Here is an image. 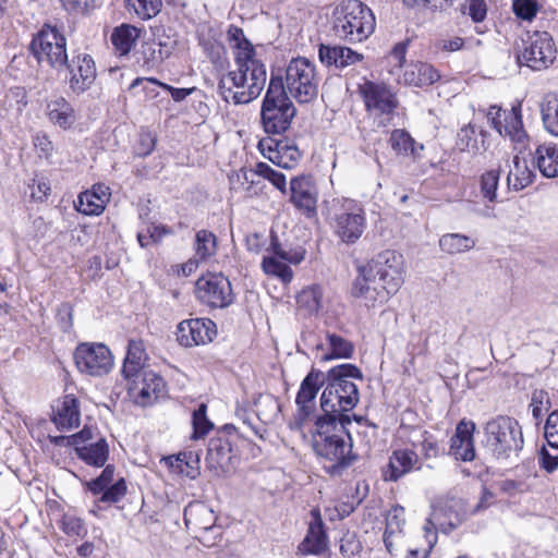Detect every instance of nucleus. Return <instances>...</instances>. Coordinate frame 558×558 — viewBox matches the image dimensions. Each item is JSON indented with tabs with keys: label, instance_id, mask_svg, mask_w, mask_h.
Masks as SVG:
<instances>
[{
	"label": "nucleus",
	"instance_id": "f257e3e1",
	"mask_svg": "<svg viewBox=\"0 0 558 558\" xmlns=\"http://www.w3.org/2000/svg\"><path fill=\"white\" fill-rule=\"evenodd\" d=\"M352 293L362 298L367 307L385 304L403 284V258L386 250L357 268Z\"/></svg>",
	"mask_w": 558,
	"mask_h": 558
},
{
	"label": "nucleus",
	"instance_id": "f03ea898",
	"mask_svg": "<svg viewBox=\"0 0 558 558\" xmlns=\"http://www.w3.org/2000/svg\"><path fill=\"white\" fill-rule=\"evenodd\" d=\"M351 416H317L315 430L312 435L313 450L323 464L324 470L332 475L340 476L356 460L357 454L352 451V439L347 430Z\"/></svg>",
	"mask_w": 558,
	"mask_h": 558
},
{
	"label": "nucleus",
	"instance_id": "7ed1b4c3",
	"mask_svg": "<svg viewBox=\"0 0 558 558\" xmlns=\"http://www.w3.org/2000/svg\"><path fill=\"white\" fill-rule=\"evenodd\" d=\"M325 389L320 397V416H332L340 420L341 416H350L360 400L357 386L353 379L363 380V374L353 364H340L325 373Z\"/></svg>",
	"mask_w": 558,
	"mask_h": 558
},
{
	"label": "nucleus",
	"instance_id": "20e7f679",
	"mask_svg": "<svg viewBox=\"0 0 558 558\" xmlns=\"http://www.w3.org/2000/svg\"><path fill=\"white\" fill-rule=\"evenodd\" d=\"M235 65V70L220 78L218 92L227 102L232 100L235 105H245L260 95L266 84L267 71L257 56Z\"/></svg>",
	"mask_w": 558,
	"mask_h": 558
},
{
	"label": "nucleus",
	"instance_id": "39448f33",
	"mask_svg": "<svg viewBox=\"0 0 558 558\" xmlns=\"http://www.w3.org/2000/svg\"><path fill=\"white\" fill-rule=\"evenodd\" d=\"M332 17L335 35L349 44L362 43L375 31L373 11L360 0H343L335 8Z\"/></svg>",
	"mask_w": 558,
	"mask_h": 558
},
{
	"label": "nucleus",
	"instance_id": "423d86ee",
	"mask_svg": "<svg viewBox=\"0 0 558 558\" xmlns=\"http://www.w3.org/2000/svg\"><path fill=\"white\" fill-rule=\"evenodd\" d=\"M296 109L283 87L281 76H271L260 110L262 123L268 134L286 132L295 117Z\"/></svg>",
	"mask_w": 558,
	"mask_h": 558
},
{
	"label": "nucleus",
	"instance_id": "0eeeda50",
	"mask_svg": "<svg viewBox=\"0 0 558 558\" xmlns=\"http://www.w3.org/2000/svg\"><path fill=\"white\" fill-rule=\"evenodd\" d=\"M327 220L339 241L349 245L361 239L367 226L365 209L351 198L333 199Z\"/></svg>",
	"mask_w": 558,
	"mask_h": 558
},
{
	"label": "nucleus",
	"instance_id": "6e6552de",
	"mask_svg": "<svg viewBox=\"0 0 558 558\" xmlns=\"http://www.w3.org/2000/svg\"><path fill=\"white\" fill-rule=\"evenodd\" d=\"M486 445L497 459L518 456L523 448V435L519 422L510 416L499 415L485 425Z\"/></svg>",
	"mask_w": 558,
	"mask_h": 558
},
{
	"label": "nucleus",
	"instance_id": "1a4fd4ad",
	"mask_svg": "<svg viewBox=\"0 0 558 558\" xmlns=\"http://www.w3.org/2000/svg\"><path fill=\"white\" fill-rule=\"evenodd\" d=\"M282 82L288 96L299 104H310L318 95L319 77L316 66L304 57L290 60Z\"/></svg>",
	"mask_w": 558,
	"mask_h": 558
},
{
	"label": "nucleus",
	"instance_id": "9d476101",
	"mask_svg": "<svg viewBox=\"0 0 558 558\" xmlns=\"http://www.w3.org/2000/svg\"><path fill=\"white\" fill-rule=\"evenodd\" d=\"M31 51L38 63L46 62L57 71L63 70L66 63V39L57 27H44L32 40Z\"/></svg>",
	"mask_w": 558,
	"mask_h": 558
},
{
	"label": "nucleus",
	"instance_id": "9b49d317",
	"mask_svg": "<svg viewBox=\"0 0 558 558\" xmlns=\"http://www.w3.org/2000/svg\"><path fill=\"white\" fill-rule=\"evenodd\" d=\"M557 49L553 37L547 32H535L522 41L518 61L534 71L547 69L554 63Z\"/></svg>",
	"mask_w": 558,
	"mask_h": 558
},
{
	"label": "nucleus",
	"instance_id": "f8f14e48",
	"mask_svg": "<svg viewBox=\"0 0 558 558\" xmlns=\"http://www.w3.org/2000/svg\"><path fill=\"white\" fill-rule=\"evenodd\" d=\"M366 110L375 117L383 118L380 124L391 122L399 107L396 94L386 85L366 82L361 89Z\"/></svg>",
	"mask_w": 558,
	"mask_h": 558
},
{
	"label": "nucleus",
	"instance_id": "ddd939ff",
	"mask_svg": "<svg viewBox=\"0 0 558 558\" xmlns=\"http://www.w3.org/2000/svg\"><path fill=\"white\" fill-rule=\"evenodd\" d=\"M74 361L80 372L90 376L108 374L113 366V356L102 343H81L74 352Z\"/></svg>",
	"mask_w": 558,
	"mask_h": 558
},
{
	"label": "nucleus",
	"instance_id": "4468645a",
	"mask_svg": "<svg viewBox=\"0 0 558 558\" xmlns=\"http://www.w3.org/2000/svg\"><path fill=\"white\" fill-rule=\"evenodd\" d=\"M196 294L199 301L210 307L223 308L233 302L229 279L222 274H208L196 281Z\"/></svg>",
	"mask_w": 558,
	"mask_h": 558
},
{
	"label": "nucleus",
	"instance_id": "2eb2a0df",
	"mask_svg": "<svg viewBox=\"0 0 558 558\" xmlns=\"http://www.w3.org/2000/svg\"><path fill=\"white\" fill-rule=\"evenodd\" d=\"M128 384L131 399L143 408L153 405L166 389L163 378L154 371L144 372L138 377L129 379Z\"/></svg>",
	"mask_w": 558,
	"mask_h": 558
},
{
	"label": "nucleus",
	"instance_id": "dca6fc26",
	"mask_svg": "<svg viewBox=\"0 0 558 558\" xmlns=\"http://www.w3.org/2000/svg\"><path fill=\"white\" fill-rule=\"evenodd\" d=\"M325 373L312 368L302 380L295 398L298 405L295 422L300 427L314 414L315 399L319 389L325 385Z\"/></svg>",
	"mask_w": 558,
	"mask_h": 558
},
{
	"label": "nucleus",
	"instance_id": "f3484780",
	"mask_svg": "<svg viewBox=\"0 0 558 558\" xmlns=\"http://www.w3.org/2000/svg\"><path fill=\"white\" fill-rule=\"evenodd\" d=\"M258 148L265 158L284 169H292L302 156L294 141L287 137L262 138Z\"/></svg>",
	"mask_w": 558,
	"mask_h": 558
},
{
	"label": "nucleus",
	"instance_id": "a211bd4d",
	"mask_svg": "<svg viewBox=\"0 0 558 558\" xmlns=\"http://www.w3.org/2000/svg\"><path fill=\"white\" fill-rule=\"evenodd\" d=\"M64 69L69 72V85L74 94L84 93L96 80V65L87 53L74 52L71 59H66Z\"/></svg>",
	"mask_w": 558,
	"mask_h": 558
},
{
	"label": "nucleus",
	"instance_id": "6ab92c4d",
	"mask_svg": "<svg viewBox=\"0 0 558 558\" xmlns=\"http://www.w3.org/2000/svg\"><path fill=\"white\" fill-rule=\"evenodd\" d=\"M217 335L216 324L209 318H192L181 322L177 328V339L183 347L207 344Z\"/></svg>",
	"mask_w": 558,
	"mask_h": 558
},
{
	"label": "nucleus",
	"instance_id": "aec40b11",
	"mask_svg": "<svg viewBox=\"0 0 558 558\" xmlns=\"http://www.w3.org/2000/svg\"><path fill=\"white\" fill-rule=\"evenodd\" d=\"M290 201L307 218L317 214L318 191L311 178H293L290 182Z\"/></svg>",
	"mask_w": 558,
	"mask_h": 558
},
{
	"label": "nucleus",
	"instance_id": "412c9836",
	"mask_svg": "<svg viewBox=\"0 0 558 558\" xmlns=\"http://www.w3.org/2000/svg\"><path fill=\"white\" fill-rule=\"evenodd\" d=\"M232 447L226 437H213L208 442L206 464L216 475L226 474L232 469Z\"/></svg>",
	"mask_w": 558,
	"mask_h": 558
},
{
	"label": "nucleus",
	"instance_id": "4be33fe9",
	"mask_svg": "<svg viewBox=\"0 0 558 558\" xmlns=\"http://www.w3.org/2000/svg\"><path fill=\"white\" fill-rule=\"evenodd\" d=\"M475 424L473 422L461 421L456 433L450 440L449 453L457 460L472 461L475 458V449L473 444V432Z\"/></svg>",
	"mask_w": 558,
	"mask_h": 558
},
{
	"label": "nucleus",
	"instance_id": "5701e85b",
	"mask_svg": "<svg viewBox=\"0 0 558 558\" xmlns=\"http://www.w3.org/2000/svg\"><path fill=\"white\" fill-rule=\"evenodd\" d=\"M313 521L304 539L300 543L298 551L302 555H319L327 548V536L324 530V522L318 510L311 511Z\"/></svg>",
	"mask_w": 558,
	"mask_h": 558
},
{
	"label": "nucleus",
	"instance_id": "b1692460",
	"mask_svg": "<svg viewBox=\"0 0 558 558\" xmlns=\"http://www.w3.org/2000/svg\"><path fill=\"white\" fill-rule=\"evenodd\" d=\"M463 521V517L451 511L447 514L442 510H435L424 525L425 537L430 547L436 543V532L449 533L458 527Z\"/></svg>",
	"mask_w": 558,
	"mask_h": 558
},
{
	"label": "nucleus",
	"instance_id": "393cba45",
	"mask_svg": "<svg viewBox=\"0 0 558 558\" xmlns=\"http://www.w3.org/2000/svg\"><path fill=\"white\" fill-rule=\"evenodd\" d=\"M146 360L147 354L143 341L131 339L121 369L124 379L129 380L138 377L144 372H149L150 369L145 367Z\"/></svg>",
	"mask_w": 558,
	"mask_h": 558
},
{
	"label": "nucleus",
	"instance_id": "a878e982",
	"mask_svg": "<svg viewBox=\"0 0 558 558\" xmlns=\"http://www.w3.org/2000/svg\"><path fill=\"white\" fill-rule=\"evenodd\" d=\"M48 120L62 130H69L76 121L73 106L62 96L51 98L45 109Z\"/></svg>",
	"mask_w": 558,
	"mask_h": 558
},
{
	"label": "nucleus",
	"instance_id": "bb28decb",
	"mask_svg": "<svg viewBox=\"0 0 558 558\" xmlns=\"http://www.w3.org/2000/svg\"><path fill=\"white\" fill-rule=\"evenodd\" d=\"M325 339L326 342H318L315 344V349L317 351H326L320 355L322 361L350 359L353 355V343L342 336L327 331Z\"/></svg>",
	"mask_w": 558,
	"mask_h": 558
},
{
	"label": "nucleus",
	"instance_id": "cd10ccee",
	"mask_svg": "<svg viewBox=\"0 0 558 558\" xmlns=\"http://www.w3.org/2000/svg\"><path fill=\"white\" fill-rule=\"evenodd\" d=\"M78 400L73 395H66L53 410L52 421L59 429H72L80 425Z\"/></svg>",
	"mask_w": 558,
	"mask_h": 558
},
{
	"label": "nucleus",
	"instance_id": "c85d7f7f",
	"mask_svg": "<svg viewBox=\"0 0 558 558\" xmlns=\"http://www.w3.org/2000/svg\"><path fill=\"white\" fill-rule=\"evenodd\" d=\"M108 190L109 189L102 184L94 185L92 191H86L78 195L75 208L84 215H100L105 209V204L109 199Z\"/></svg>",
	"mask_w": 558,
	"mask_h": 558
},
{
	"label": "nucleus",
	"instance_id": "c756f323",
	"mask_svg": "<svg viewBox=\"0 0 558 558\" xmlns=\"http://www.w3.org/2000/svg\"><path fill=\"white\" fill-rule=\"evenodd\" d=\"M505 137H509L513 144V148L520 154L529 148L530 137L523 129V122L520 108H512L505 113Z\"/></svg>",
	"mask_w": 558,
	"mask_h": 558
},
{
	"label": "nucleus",
	"instance_id": "7c9ffc66",
	"mask_svg": "<svg viewBox=\"0 0 558 558\" xmlns=\"http://www.w3.org/2000/svg\"><path fill=\"white\" fill-rule=\"evenodd\" d=\"M417 454L412 450H396L389 458V463L384 469L385 481L396 482L404 474L413 470L417 463Z\"/></svg>",
	"mask_w": 558,
	"mask_h": 558
},
{
	"label": "nucleus",
	"instance_id": "2f4dec72",
	"mask_svg": "<svg viewBox=\"0 0 558 558\" xmlns=\"http://www.w3.org/2000/svg\"><path fill=\"white\" fill-rule=\"evenodd\" d=\"M184 523L187 529L208 531L215 522L214 511L204 502H191L184 509Z\"/></svg>",
	"mask_w": 558,
	"mask_h": 558
},
{
	"label": "nucleus",
	"instance_id": "473e14b6",
	"mask_svg": "<svg viewBox=\"0 0 558 558\" xmlns=\"http://www.w3.org/2000/svg\"><path fill=\"white\" fill-rule=\"evenodd\" d=\"M439 78V72L432 64L421 61L410 64L403 73L404 83L415 87L433 85Z\"/></svg>",
	"mask_w": 558,
	"mask_h": 558
},
{
	"label": "nucleus",
	"instance_id": "72a5a7b5",
	"mask_svg": "<svg viewBox=\"0 0 558 558\" xmlns=\"http://www.w3.org/2000/svg\"><path fill=\"white\" fill-rule=\"evenodd\" d=\"M488 132L485 130L478 131L474 124H468L460 129L458 132L457 146L462 151L472 154H480L486 151L488 146L485 144Z\"/></svg>",
	"mask_w": 558,
	"mask_h": 558
},
{
	"label": "nucleus",
	"instance_id": "f704fd0d",
	"mask_svg": "<svg viewBox=\"0 0 558 558\" xmlns=\"http://www.w3.org/2000/svg\"><path fill=\"white\" fill-rule=\"evenodd\" d=\"M141 33V28L131 24L123 23L114 27L110 36V41L116 53L120 57L129 54L135 46L136 40L140 38Z\"/></svg>",
	"mask_w": 558,
	"mask_h": 558
},
{
	"label": "nucleus",
	"instance_id": "c9c22d12",
	"mask_svg": "<svg viewBox=\"0 0 558 558\" xmlns=\"http://www.w3.org/2000/svg\"><path fill=\"white\" fill-rule=\"evenodd\" d=\"M74 450L82 461L95 468H102L109 457V445L104 437H99L88 445L76 446Z\"/></svg>",
	"mask_w": 558,
	"mask_h": 558
},
{
	"label": "nucleus",
	"instance_id": "e433bc0d",
	"mask_svg": "<svg viewBox=\"0 0 558 558\" xmlns=\"http://www.w3.org/2000/svg\"><path fill=\"white\" fill-rule=\"evenodd\" d=\"M533 162L544 177H558V145H538L534 154Z\"/></svg>",
	"mask_w": 558,
	"mask_h": 558
},
{
	"label": "nucleus",
	"instance_id": "4c0bfd02",
	"mask_svg": "<svg viewBox=\"0 0 558 558\" xmlns=\"http://www.w3.org/2000/svg\"><path fill=\"white\" fill-rule=\"evenodd\" d=\"M228 40L231 44L234 54V63H240L248 60L250 57H255L256 50L253 44L245 37L242 28L230 25L227 31Z\"/></svg>",
	"mask_w": 558,
	"mask_h": 558
},
{
	"label": "nucleus",
	"instance_id": "58836bf2",
	"mask_svg": "<svg viewBox=\"0 0 558 558\" xmlns=\"http://www.w3.org/2000/svg\"><path fill=\"white\" fill-rule=\"evenodd\" d=\"M512 163L507 177V183L509 189L521 191L533 182L534 173L529 168L526 160L521 159L519 156H514Z\"/></svg>",
	"mask_w": 558,
	"mask_h": 558
},
{
	"label": "nucleus",
	"instance_id": "ea45409f",
	"mask_svg": "<svg viewBox=\"0 0 558 558\" xmlns=\"http://www.w3.org/2000/svg\"><path fill=\"white\" fill-rule=\"evenodd\" d=\"M389 144L398 155L402 156L415 157L423 149V145H418L407 131L400 129L391 132Z\"/></svg>",
	"mask_w": 558,
	"mask_h": 558
},
{
	"label": "nucleus",
	"instance_id": "a19ab883",
	"mask_svg": "<svg viewBox=\"0 0 558 558\" xmlns=\"http://www.w3.org/2000/svg\"><path fill=\"white\" fill-rule=\"evenodd\" d=\"M403 508H392L386 520V530L384 533V543L389 554H393L395 538L400 537L404 520L402 519Z\"/></svg>",
	"mask_w": 558,
	"mask_h": 558
},
{
	"label": "nucleus",
	"instance_id": "79ce46f5",
	"mask_svg": "<svg viewBox=\"0 0 558 558\" xmlns=\"http://www.w3.org/2000/svg\"><path fill=\"white\" fill-rule=\"evenodd\" d=\"M323 288L313 284L304 288L296 296V303L300 308L308 314H316L323 307Z\"/></svg>",
	"mask_w": 558,
	"mask_h": 558
},
{
	"label": "nucleus",
	"instance_id": "37998d69",
	"mask_svg": "<svg viewBox=\"0 0 558 558\" xmlns=\"http://www.w3.org/2000/svg\"><path fill=\"white\" fill-rule=\"evenodd\" d=\"M439 246L442 252L454 255L472 250L475 246V241L464 234L448 233L440 238Z\"/></svg>",
	"mask_w": 558,
	"mask_h": 558
},
{
	"label": "nucleus",
	"instance_id": "c03bdc74",
	"mask_svg": "<svg viewBox=\"0 0 558 558\" xmlns=\"http://www.w3.org/2000/svg\"><path fill=\"white\" fill-rule=\"evenodd\" d=\"M194 247L198 260H208L217 252V236L211 231L199 230L195 234Z\"/></svg>",
	"mask_w": 558,
	"mask_h": 558
},
{
	"label": "nucleus",
	"instance_id": "a18cd8bd",
	"mask_svg": "<svg viewBox=\"0 0 558 558\" xmlns=\"http://www.w3.org/2000/svg\"><path fill=\"white\" fill-rule=\"evenodd\" d=\"M262 269L268 276L278 278L282 283H290L293 279V271L286 260L277 257L264 256Z\"/></svg>",
	"mask_w": 558,
	"mask_h": 558
},
{
	"label": "nucleus",
	"instance_id": "49530a36",
	"mask_svg": "<svg viewBox=\"0 0 558 558\" xmlns=\"http://www.w3.org/2000/svg\"><path fill=\"white\" fill-rule=\"evenodd\" d=\"M542 121L545 130L558 136V95L547 96L541 105Z\"/></svg>",
	"mask_w": 558,
	"mask_h": 558
},
{
	"label": "nucleus",
	"instance_id": "de8ad7c7",
	"mask_svg": "<svg viewBox=\"0 0 558 558\" xmlns=\"http://www.w3.org/2000/svg\"><path fill=\"white\" fill-rule=\"evenodd\" d=\"M58 526L66 536L75 541L84 538L88 532L85 521L73 513L62 514Z\"/></svg>",
	"mask_w": 558,
	"mask_h": 558
},
{
	"label": "nucleus",
	"instance_id": "09e8293b",
	"mask_svg": "<svg viewBox=\"0 0 558 558\" xmlns=\"http://www.w3.org/2000/svg\"><path fill=\"white\" fill-rule=\"evenodd\" d=\"M230 189L232 191H247L250 192L253 185L258 184L256 180V168L245 169L241 168L229 175Z\"/></svg>",
	"mask_w": 558,
	"mask_h": 558
},
{
	"label": "nucleus",
	"instance_id": "8fccbe9b",
	"mask_svg": "<svg viewBox=\"0 0 558 558\" xmlns=\"http://www.w3.org/2000/svg\"><path fill=\"white\" fill-rule=\"evenodd\" d=\"M255 412L259 420L271 421L280 412V403L271 395H260L255 401Z\"/></svg>",
	"mask_w": 558,
	"mask_h": 558
},
{
	"label": "nucleus",
	"instance_id": "3c124183",
	"mask_svg": "<svg viewBox=\"0 0 558 558\" xmlns=\"http://www.w3.org/2000/svg\"><path fill=\"white\" fill-rule=\"evenodd\" d=\"M255 168L256 177H260L269 181L282 194L287 193V180L286 175L282 172L272 169L266 162H258L256 163Z\"/></svg>",
	"mask_w": 558,
	"mask_h": 558
},
{
	"label": "nucleus",
	"instance_id": "603ef678",
	"mask_svg": "<svg viewBox=\"0 0 558 558\" xmlns=\"http://www.w3.org/2000/svg\"><path fill=\"white\" fill-rule=\"evenodd\" d=\"M499 177L500 171L498 169L488 170L481 175V193L484 198L492 203L497 201V187L499 184Z\"/></svg>",
	"mask_w": 558,
	"mask_h": 558
},
{
	"label": "nucleus",
	"instance_id": "864d4df0",
	"mask_svg": "<svg viewBox=\"0 0 558 558\" xmlns=\"http://www.w3.org/2000/svg\"><path fill=\"white\" fill-rule=\"evenodd\" d=\"M207 407L202 403L198 405L196 410H194L192 415V424H193V438L199 439L206 436L213 428L214 424L206 416Z\"/></svg>",
	"mask_w": 558,
	"mask_h": 558
},
{
	"label": "nucleus",
	"instance_id": "5fc2aeb1",
	"mask_svg": "<svg viewBox=\"0 0 558 558\" xmlns=\"http://www.w3.org/2000/svg\"><path fill=\"white\" fill-rule=\"evenodd\" d=\"M129 5L142 20L155 17L161 10V0H128Z\"/></svg>",
	"mask_w": 558,
	"mask_h": 558
},
{
	"label": "nucleus",
	"instance_id": "6e6d98bb",
	"mask_svg": "<svg viewBox=\"0 0 558 558\" xmlns=\"http://www.w3.org/2000/svg\"><path fill=\"white\" fill-rule=\"evenodd\" d=\"M128 487L125 480L120 477L117 482L111 483L100 494V501L114 504L120 501L126 494Z\"/></svg>",
	"mask_w": 558,
	"mask_h": 558
},
{
	"label": "nucleus",
	"instance_id": "4d7b16f0",
	"mask_svg": "<svg viewBox=\"0 0 558 558\" xmlns=\"http://www.w3.org/2000/svg\"><path fill=\"white\" fill-rule=\"evenodd\" d=\"M464 15H469L473 22H482L487 14V7L484 0H464L460 7Z\"/></svg>",
	"mask_w": 558,
	"mask_h": 558
},
{
	"label": "nucleus",
	"instance_id": "13d9d810",
	"mask_svg": "<svg viewBox=\"0 0 558 558\" xmlns=\"http://www.w3.org/2000/svg\"><path fill=\"white\" fill-rule=\"evenodd\" d=\"M114 471V465H106V468L102 470L101 474L98 477L87 483L88 489L94 495H99L105 488H107L108 485L113 483Z\"/></svg>",
	"mask_w": 558,
	"mask_h": 558
},
{
	"label": "nucleus",
	"instance_id": "bf43d9fd",
	"mask_svg": "<svg viewBox=\"0 0 558 558\" xmlns=\"http://www.w3.org/2000/svg\"><path fill=\"white\" fill-rule=\"evenodd\" d=\"M142 59H143V66L147 70L153 69L156 66L161 60V49L157 47L156 44H144L142 46L141 50Z\"/></svg>",
	"mask_w": 558,
	"mask_h": 558
},
{
	"label": "nucleus",
	"instance_id": "052dcab7",
	"mask_svg": "<svg viewBox=\"0 0 558 558\" xmlns=\"http://www.w3.org/2000/svg\"><path fill=\"white\" fill-rule=\"evenodd\" d=\"M544 434L548 446L558 450V410L548 415Z\"/></svg>",
	"mask_w": 558,
	"mask_h": 558
},
{
	"label": "nucleus",
	"instance_id": "680f3d73",
	"mask_svg": "<svg viewBox=\"0 0 558 558\" xmlns=\"http://www.w3.org/2000/svg\"><path fill=\"white\" fill-rule=\"evenodd\" d=\"M513 11L522 20H532L537 12L535 0H514Z\"/></svg>",
	"mask_w": 558,
	"mask_h": 558
},
{
	"label": "nucleus",
	"instance_id": "e2e57ef3",
	"mask_svg": "<svg viewBox=\"0 0 558 558\" xmlns=\"http://www.w3.org/2000/svg\"><path fill=\"white\" fill-rule=\"evenodd\" d=\"M509 111L501 110L498 106H490L487 111V121L500 135H504L505 132V113Z\"/></svg>",
	"mask_w": 558,
	"mask_h": 558
},
{
	"label": "nucleus",
	"instance_id": "0e129e2a",
	"mask_svg": "<svg viewBox=\"0 0 558 558\" xmlns=\"http://www.w3.org/2000/svg\"><path fill=\"white\" fill-rule=\"evenodd\" d=\"M362 549L361 542L355 534H345L340 542V551L343 556L351 557L359 554Z\"/></svg>",
	"mask_w": 558,
	"mask_h": 558
},
{
	"label": "nucleus",
	"instance_id": "69168bd1",
	"mask_svg": "<svg viewBox=\"0 0 558 558\" xmlns=\"http://www.w3.org/2000/svg\"><path fill=\"white\" fill-rule=\"evenodd\" d=\"M341 52V46H328L322 44L318 48V57L322 63L327 66H337L338 53Z\"/></svg>",
	"mask_w": 558,
	"mask_h": 558
},
{
	"label": "nucleus",
	"instance_id": "338daca9",
	"mask_svg": "<svg viewBox=\"0 0 558 558\" xmlns=\"http://www.w3.org/2000/svg\"><path fill=\"white\" fill-rule=\"evenodd\" d=\"M155 145L156 137L151 133H142L135 146V154L140 157H146L155 149Z\"/></svg>",
	"mask_w": 558,
	"mask_h": 558
},
{
	"label": "nucleus",
	"instance_id": "774afa93",
	"mask_svg": "<svg viewBox=\"0 0 558 558\" xmlns=\"http://www.w3.org/2000/svg\"><path fill=\"white\" fill-rule=\"evenodd\" d=\"M421 437H422L421 447H422V453L424 454V457L427 459L437 457L440 452V448H439L438 442L434 439L433 435H430L428 432L424 430L421 434Z\"/></svg>",
	"mask_w": 558,
	"mask_h": 558
}]
</instances>
